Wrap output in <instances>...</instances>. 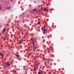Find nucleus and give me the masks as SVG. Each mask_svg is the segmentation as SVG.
Returning a JSON list of instances; mask_svg holds the SVG:
<instances>
[{
    "instance_id": "2",
    "label": "nucleus",
    "mask_w": 74,
    "mask_h": 74,
    "mask_svg": "<svg viewBox=\"0 0 74 74\" xmlns=\"http://www.w3.org/2000/svg\"><path fill=\"white\" fill-rule=\"evenodd\" d=\"M22 42H23V40L22 39L20 40V42H19L20 44H21V43H22Z\"/></svg>"
},
{
    "instance_id": "12",
    "label": "nucleus",
    "mask_w": 74,
    "mask_h": 74,
    "mask_svg": "<svg viewBox=\"0 0 74 74\" xmlns=\"http://www.w3.org/2000/svg\"><path fill=\"white\" fill-rule=\"evenodd\" d=\"M38 24H40V22H38Z\"/></svg>"
},
{
    "instance_id": "10",
    "label": "nucleus",
    "mask_w": 74,
    "mask_h": 74,
    "mask_svg": "<svg viewBox=\"0 0 74 74\" xmlns=\"http://www.w3.org/2000/svg\"><path fill=\"white\" fill-rule=\"evenodd\" d=\"M38 74H41V72H38Z\"/></svg>"
},
{
    "instance_id": "5",
    "label": "nucleus",
    "mask_w": 74,
    "mask_h": 74,
    "mask_svg": "<svg viewBox=\"0 0 74 74\" xmlns=\"http://www.w3.org/2000/svg\"><path fill=\"white\" fill-rule=\"evenodd\" d=\"M0 56H3V54L1 53H0Z\"/></svg>"
},
{
    "instance_id": "13",
    "label": "nucleus",
    "mask_w": 74,
    "mask_h": 74,
    "mask_svg": "<svg viewBox=\"0 0 74 74\" xmlns=\"http://www.w3.org/2000/svg\"><path fill=\"white\" fill-rule=\"evenodd\" d=\"M35 68H35H34V71H35V70H36V68Z\"/></svg>"
},
{
    "instance_id": "1",
    "label": "nucleus",
    "mask_w": 74,
    "mask_h": 74,
    "mask_svg": "<svg viewBox=\"0 0 74 74\" xmlns=\"http://www.w3.org/2000/svg\"><path fill=\"white\" fill-rule=\"evenodd\" d=\"M44 11L47 12V11H48V10H47L46 8H45L44 9Z\"/></svg>"
},
{
    "instance_id": "7",
    "label": "nucleus",
    "mask_w": 74,
    "mask_h": 74,
    "mask_svg": "<svg viewBox=\"0 0 74 74\" xmlns=\"http://www.w3.org/2000/svg\"><path fill=\"white\" fill-rule=\"evenodd\" d=\"M6 36H5L4 37V38H3V40H5V39H6Z\"/></svg>"
},
{
    "instance_id": "11",
    "label": "nucleus",
    "mask_w": 74,
    "mask_h": 74,
    "mask_svg": "<svg viewBox=\"0 0 74 74\" xmlns=\"http://www.w3.org/2000/svg\"><path fill=\"white\" fill-rule=\"evenodd\" d=\"M44 32H47V30H46L45 29H44Z\"/></svg>"
},
{
    "instance_id": "3",
    "label": "nucleus",
    "mask_w": 74,
    "mask_h": 74,
    "mask_svg": "<svg viewBox=\"0 0 74 74\" xmlns=\"http://www.w3.org/2000/svg\"><path fill=\"white\" fill-rule=\"evenodd\" d=\"M33 49L34 50V52L35 50H34V42H33Z\"/></svg>"
},
{
    "instance_id": "18",
    "label": "nucleus",
    "mask_w": 74,
    "mask_h": 74,
    "mask_svg": "<svg viewBox=\"0 0 74 74\" xmlns=\"http://www.w3.org/2000/svg\"><path fill=\"white\" fill-rule=\"evenodd\" d=\"M43 33H44V34H45V32H43Z\"/></svg>"
},
{
    "instance_id": "19",
    "label": "nucleus",
    "mask_w": 74,
    "mask_h": 74,
    "mask_svg": "<svg viewBox=\"0 0 74 74\" xmlns=\"http://www.w3.org/2000/svg\"><path fill=\"white\" fill-rule=\"evenodd\" d=\"M35 66H37V65H35Z\"/></svg>"
},
{
    "instance_id": "20",
    "label": "nucleus",
    "mask_w": 74,
    "mask_h": 74,
    "mask_svg": "<svg viewBox=\"0 0 74 74\" xmlns=\"http://www.w3.org/2000/svg\"><path fill=\"white\" fill-rule=\"evenodd\" d=\"M44 28H45V26H44Z\"/></svg>"
},
{
    "instance_id": "14",
    "label": "nucleus",
    "mask_w": 74,
    "mask_h": 74,
    "mask_svg": "<svg viewBox=\"0 0 74 74\" xmlns=\"http://www.w3.org/2000/svg\"><path fill=\"white\" fill-rule=\"evenodd\" d=\"M1 10V6H0V10Z\"/></svg>"
},
{
    "instance_id": "8",
    "label": "nucleus",
    "mask_w": 74,
    "mask_h": 74,
    "mask_svg": "<svg viewBox=\"0 0 74 74\" xmlns=\"http://www.w3.org/2000/svg\"><path fill=\"white\" fill-rule=\"evenodd\" d=\"M7 66H10V64L8 63H7Z\"/></svg>"
},
{
    "instance_id": "16",
    "label": "nucleus",
    "mask_w": 74,
    "mask_h": 74,
    "mask_svg": "<svg viewBox=\"0 0 74 74\" xmlns=\"http://www.w3.org/2000/svg\"><path fill=\"white\" fill-rule=\"evenodd\" d=\"M16 56L17 57H19V56L18 55H16Z\"/></svg>"
},
{
    "instance_id": "4",
    "label": "nucleus",
    "mask_w": 74,
    "mask_h": 74,
    "mask_svg": "<svg viewBox=\"0 0 74 74\" xmlns=\"http://www.w3.org/2000/svg\"><path fill=\"white\" fill-rule=\"evenodd\" d=\"M5 31V28H4L3 30L2 33H4Z\"/></svg>"
},
{
    "instance_id": "6",
    "label": "nucleus",
    "mask_w": 74,
    "mask_h": 74,
    "mask_svg": "<svg viewBox=\"0 0 74 74\" xmlns=\"http://www.w3.org/2000/svg\"><path fill=\"white\" fill-rule=\"evenodd\" d=\"M10 8H11L10 7H8L7 8V10H10Z\"/></svg>"
},
{
    "instance_id": "17",
    "label": "nucleus",
    "mask_w": 74,
    "mask_h": 74,
    "mask_svg": "<svg viewBox=\"0 0 74 74\" xmlns=\"http://www.w3.org/2000/svg\"><path fill=\"white\" fill-rule=\"evenodd\" d=\"M50 52V51L49 50L48 51V52Z\"/></svg>"
},
{
    "instance_id": "15",
    "label": "nucleus",
    "mask_w": 74,
    "mask_h": 74,
    "mask_svg": "<svg viewBox=\"0 0 74 74\" xmlns=\"http://www.w3.org/2000/svg\"><path fill=\"white\" fill-rule=\"evenodd\" d=\"M36 9H34V11H36Z\"/></svg>"
},
{
    "instance_id": "9",
    "label": "nucleus",
    "mask_w": 74,
    "mask_h": 74,
    "mask_svg": "<svg viewBox=\"0 0 74 74\" xmlns=\"http://www.w3.org/2000/svg\"><path fill=\"white\" fill-rule=\"evenodd\" d=\"M42 31L43 32H44V30L43 29V27H42L41 28Z\"/></svg>"
}]
</instances>
